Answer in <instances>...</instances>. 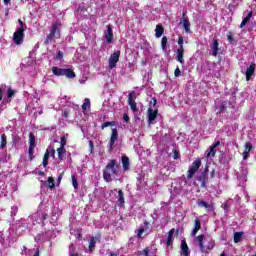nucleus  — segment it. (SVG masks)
<instances>
[{
  "label": "nucleus",
  "instance_id": "nucleus-1",
  "mask_svg": "<svg viewBox=\"0 0 256 256\" xmlns=\"http://www.w3.org/2000/svg\"><path fill=\"white\" fill-rule=\"evenodd\" d=\"M119 175V162L115 159H111L102 174V177L106 183H111L113 181V177H117Z\"/></svg>",
  "mask_w": 256,
  "mask_h": 256
},
{
  "label": "nucleus",
  "instance_id": "nucleus-2",
  "mask_svg": "<svg viewBox=\"0 0 256 256\" xmlns=\"http://www.w3.org/2000/svg\"><path fill=\"white\" fill-rule=\"evenodd\" d=\"M61 23L55 22L51 25L50 32L44 40V45H49L54 39H61Z\"/></svg>",
  "mask_w": 256,
  "mask_h": 256
},
{
  "label": "nucleus",
  "instance_id": "nucleus-3",
  "mask_svg": "<svg viewBox=\"0 0 256 256\" xmlns=\"http://www.w3.org/2000/svg\"><path fill=\"white\" fill-rule=\"evenodd\" d=\"M52 73L53 75H55L56 77H67L68 79H75V77H77V75L75 74V71H73L70 68H59L57 66H53L52 67Z\"/></svg>",
  "mask_w": 256,
  "mask_h": 256
},
{
  "label": "nucleus",
  "instance_id": "nucleus-4",
  "mask_svg": "<svg viewBox=\"0 0 256 256\" xmlns=\"http://www.w3.org/2000/svg\"><path fill=\"white\" fill-rule=\"evenodd\" d=\"M204 236L203 234L196 237V241H198V245L200 247L201 253H209V251L213 250L215 248V241L211 239L208 242V245H205L203 243Z\"/></svg>",
  "mask_w": 256,
  "mask_h": 256
},
{
  "label": "nucleus",
  "instance_id": "nucleus-5",
  "mask_svg": "<svg viewBox=\"0 0 256 256\" xmlns=\"http://www.w3.org/2000/svg\"><path fill=\"white\" fill-rule=\"evenodd\" d=\"M201 167V159L195 160L187 173V179H193L194 175L199 171Z\"/></svg>",
  "mask_w": 256,
  "mask_h": 256
},
{
  "label": "nucleus",
  "instance_id": "nucleus-6",
  "mask_svg": "<svg viewBox=\"0 0 256 256\" xmlns=\"http://www.w3.org/2000/svg\"><path fill=\"white\" fill-rule=\"evenodd\" d=\"M25 39V29L18 28L13 34V41L16 45H21Z\"/></svg>",
  "mask_w": 256,
  "mask_h": 256
},
{
  "label": "nucleus",
  "instance_id": "nucleus-7",
  "mask_svg": "<svg viewBox=\"0 0 256 256\" xmlns=\"http://www.w3.org/2000/svg\"><path fill=\"white\" fill-rule=\"evenodd\" d=\"M121 57V51L117 50L112 53L109 57V68L115 69L117 67V63H119V59Z\"/></svg>",
  "mask_w": 256,
  "mask_h": 256
},
{
  "label": "nucleus",
  "instance_id": "nucleus-8",
  "mask_svg": "<svg viewBox=\"0 0 256 256\" xmlns=\"http://www.w3.org/2000/svg\"><path fill=\"white\" fill-rule=\"evenodd\" d=\"M117 139H119V130H117V128H112V133L108 144L109 153L113 151V147H115V141H117Z\"/></svg>",
  "mask_w": 256,
  "mask_h": 256
},
{
  "label": "nucleus",
  "instance_id": "nucleus-9",
  "mask_svg": "<svg viewBox=\"0 0 256 256\" xmlns=\"http://www.w3.org/2000/svg\"><path fill=\"white\" fill-rule=\"evenodd\" d=\"M157 115H159V110L153 108H148V125H151L154 123V121L157 119Z\"/></svg>",
  "mask_w": 256,
  "mask_h": 256
},
{
  "label": "nucleus",
  "instance_id": "nucleus-10",
  "mask_svg": "<svg viewBox=\"0 0 256 256\" xmlns=\"http://www.w3.org/2000/svg\"><path fill=\"white\" fill-rule=\"evenodd\" d=\"M210 49L212 51V57H217V55H219V51H221V48H219V40L214 39L210 45Z\"/></svg>",
  "mask_w": 256,
  "mask_h": 256
},
{
  "label": "nucleus",
  "instance_id": "nucleus-11",
  "mask_svg": "<svg viewBox=\"0 0 256 256\" xmlns=\"http://www.w3.org/2000/svg\"><path fill=\"white\" fill-rule=\"evenodd\" d=\"M107 31L104 35L105 39H106V43L111 44L113 43V27H111V25H107Z\"/></svg>",
  "mask_w": 256,
  "mask_h": 256
},
{
  "label": "nucleus",
  "instance_id": "nucleus-12",
  "mask_svg": "<svg viewBox=\"0 0 256 256\" xmlns=\"http://www.w3.org/2000/svg\"><path fill=\"white\" fill-rule=\"evenodd\" d=\"M255 63L252 62L250 64V66L247 68L246 70V81H251V77H253V75H255Z\"/></svg>",
  "mask_w": 256,
  "mask_h": 256
},
{
  "label": "nucleus",
  "instance_id": "nucleus-13",
  "mask_svg": "<svg viewBox=\"0 0 256 256\" xmlns=\"http://www.w3.org/2000/svg\"><path fill=\"white\" fill-rule=\"evenodd\" d=\"M191 252L189 251V245H187V241L183 239L181 241V255L182 256H189Z\"/></svg>",
  "mask_w": 256,
  "mask_h": 256
},
{
  "label": "nucleus",
  "instance_id": "nucleus-14",
  "mask_svg": "<svg viewBox=\"0 0 256 256\" xmlns=\"http://www.w3.org/2000/svg\"><path fill=\"white\" fill-rule=\"evenodd\" d=\"M135 98V92H131L128 95V104L130 105L132 111H137V102L133 100Z\"/></svg>",
  "mask_w": 256,
  "mask_h": 256
},
{
  "label": "nucleus",
  "instance_id": "nucleus-15",
  "mask_svg": "<svg viewBox=\"0 0 256 256\" xmlns=\"http://www.w3.org/2000/svg\"><path fill=\"white\" fill-rule=\"evenodd\" d=\"M145 231H149V221L147 220L144 221V226H141L138 229V234H137L138 239H143V233H145Z\"/></svg>",
  "mask_w": 256,
  "mask_h": 256
},
{
  "label": "nucleus",
  "instance_id": "nucleus-16",
  "mask_svg": "<svg viewBox=\"0 0 256 256\" xmlns=\"http://www.w3.org/2000/svg\"><path fill=\"white\" fill-rule=\"evenodd\" d=\"M198 181L200 182V187L202 189H207V183L209 182V177H207V175L200 174Z\"/></svg>",
  "mask_w": 256,
  "mask_h": 256
},
{
  "label": "nucleus",
  "instance_id": "nucleus-17",
  "mask_svg": "<svg viewBox=\"0 0 256 256\" xmlns=\"http://www.w3.org/2000/svg\"><path fill=\"white\" fill-rule=\"evenodd\" d=\"M200 230H201V220H199V218H196L194 220V229L191 232L192 237H195Z\"/></svg>",
  "mask_w": 256,
  "mask_h": 256
},
{
  "label": "nucleus",
  "instance_id": "nucleus-18",
  "mask_svg": "<svg viewBox=\"0 0 256 256\" xmlns=\"http://www.w3.org/2000/svg\"><path fill=\"white\" fill-rule=\"evenodd\" d=\"M251 149H253V145L251 144V142H246L245 143V150L242 153L244 160L249 159V153H251Z\"/></svg>",
  "mask_w": 256,
  "mask_h": 256
},
{
  "label": "nucleus",
  "instance_id": "nucleus-19",
  "mask_svg": "<svg viewBox=\"0 0 256 256\" xmlns=\"http://www.w3.org/2000/svg\"><path fill=\"white\" fill-rule=\"evenodd\" d=\"M129 167H131V162L129 161V157L127 155L122 156V169L124 171H129Z\"/></svg>",
  "mask_w": 256,
  "mask_h": 256
},
{
  "label": "nucleus",
  "instance_id": "nucleus-20",
  "mask_svg": "<svg viewBox=\"0 0 256 256\" xmlns=\"http://www.w3.org/2000/svg\"><path fill=\"white\" fill-rule=\"evenodd\" d=\"M173 235H175V228L170 229L168 232V236L166 238L167 247H171V245H173Z\"/></svg>",
  "mask_w": 256,
  "mask_h": 256
},
{
  "label": "nucleus",
  "instance_id": "nucleus-21",
  "mask_svg": "<svg viewBox=\"0 0 256 256\" xmlns=\"http://www.w3.org/2000/svg\"><path fill=\"white\" fill-rule=\"evenodd\" d=\"M117 205L118 207H125V196L123 194V190L118 191Z\"/></svg>",
  "mask_w": 256,
  "mask_h": 256
},
{
  "label": "nucleus",
  "instance_id": "nucleus-22",
  "mask_svg": "<svg viewBox=\"0 0 256 256\" xmlns=\"http://www.w3.org/2000/svg\"><path fill=\"white\" fill-rule=\"evenodd\" d=\"M183 29L185 33H191V22H189L188 17L183 19Z\"/></svg>",
  "mask_w": 256,
  "mask_h": 256
},
{
  "label": "nucleus",
  "instance_id": "nucleus-23",
  "mask_svg": "<svg viewBox=\"0 0 256 256\" xmlns=\"http://www.w3.org/2000/svg\"><path fill=\"white\" fill-rule=\"evenodd\" d=\"M163 33H165V28H163V25H157L155 28V37L159 39V37L163 36Z\"/></svg>",
  "mask_w": 256,
  "mask_h": 256
},
{
  "label": "nucleus",
  "instance_id": "nucleus-24",
  "mask_svg": "<svg viewBox=\"0 0 256 256\" xmlns=\"http://www.w3.org/2000/svg\"><path fill=\"white\" fill-rule=\"evenodd\" d=\"M251 17H253V12H249L247 14V16L242 20L241 24H240V29H243V27H245V25H247L249 23V21H251Z\"/></svg>",
  "mask_w": 256,
  "mask_h": 256
},
{
  "label": "nucleus",
  "instance_id": "nucleus-25",
  "mask_svg": "<svg viewBox=\"0 0 256 256\" xmlns=\"http://www.w3.org/2000/svg\"><path fill=\"white\" fill-rule=\"evenodd\" d=\"M91 109V100L89 98L84 99V103L82 104V111H89Z\"/></svg>",
  "mask_w": 256,
  "mask_h": 256
},
{
  "label": "nucleus",
  "instance_id": "nucleus-26",
  "mask_svg": "<svg viewBox=\"0 0 256 256\" xmlns=\"http://www.w3.org/2000/svg\"><path fill=\"white\" fill-rule=\"evenodd\" d=\"M96 245L97 240L95 239V237H91L89 240L88 252L91 253L93 249H95Z\"/></svg>",
  "mask_w": 256,
  "mask_h": 256
},
{
  "label": "nucleus",
  "instance_id": "nucleus-27",
  "mask_svg": "<svg viewBox=\"0 0 256 256\" xmlns=\"http://www.w3.org/2000/svg\"><path fill=\"white\" fill-rule=\"evenodd\" d=\"M50 155H51V152L49 151V149H47L45 154H44L43 161H42L43 167H47V165H49Z\"/></svg>",
  "mask_w": 256,
  "mask_h": 256
},
{
  "label": "nucleus",
  "instance_id": "nucleus-28",
  "mask_svg": "<svg viewBox=\"0 0 256 256\" xmlns=\"http://www.w3.org/2000/svg\"><path fill=\"white\" fill-rule=\"evenodd\" d=\"M57 153H58V159L59 161H63L65 159V153H67V150L65 148H57Z\"/></svg>",
  "mask_w": 256,
  "mask_h": 256
},
{
  "label": "nucleus",
  "instance_id": "nucleus-29",
  "mask_svg": "<svg viewBox=\"0 0 256 256\" xmlns=\"http://www.w3.org/2000/svg\"><path fill=\"white\" fill-rule=\"evenodd\" d=\"M151 252V248L146 247L143 250H140L137 252L138 256H149V253Z\"/></svg>",
  "mask_w": 256,
  "mask_h": 256
},
{
  "label": "nucleus",
  "instance_id": "nucleus-30",
  "mask_svg": "<svg viewBox=\"0 0 256 256\" xmlns=\"http://www.w3.org/2000/svg\"><path fill=\"white\" fill-rule=\"evenodd\" d=\"M241 239H243V232H235L234 233V243H240Z\"/></svg>",
  "mask_w": 256,
  "mask_h": 256
},
{
  "label": "nucleus",
  "instance_id": "nucleus-31",
  "mask_svg": "<svg viewBox=\"0 0 256 256\" xmlns=\"http://www.w3.org/2000/svg\"><path fill=\"white\" fill-rule=\"evenodd\" d=\"M185 55V52H177L176 51V61H178V63H181V65H183L184 61H183V57Z\"/></svg>",
  "mask_w": 256,
  "mask_h": 256
},
{
  "label": "nucleus",
  "instance_id": "nucleus-32",
  "mask_svg": "<svg viewBox=\"0 0 256 256\" xmlns=\"http://www.w3.org/2000/svg\"><path fill=\"white\" fill-rule=\"evenodd\" d=\"M34 153H35V147L29 146L28 157L30 161H33L35 159V155H33Z\"/></svg>",
  "mask_w": 256,
  "mask_h": 256
},
{
  "label": "nucleus",
  "instance_id": "nucleus-33",
  "mask_svg": "<svg viewBox=\"0 0 256 256\" xmlns=\"http://www.w3.org/2000/svg\"><path fill=\"white\" fill-rule=\"evenodd\" d=\"M5 147H7V135L2 134L0 148L5 149Z\"/></svg>",
  "mask_w": 256,
  "mask_h": 256
},
{
  "label": "nucleus",
  "instance_id": "nucleus-34",
  "mask_svg": "<svg viewBox=\"0 0 256 256\" xmlns=\"http://www.w3.org/2000/svg\"><path fill=\"white\" fill-rule=\"evenodd\" d=\"M228 42L233 45L235 43V37L233 36V32L229 31L226 34Z\"/></svg>",
  "mask_w": 256,
  "mask_h": 256
},
{
  "label": "nucleus",
  "instance_id": "nucleus-35",
  "mask_svg": "<svg viewBox=\"0 0 256 256\" xmlns=\"http://www.w3.org/2000/svg\"><path fill=\"white\" fill-rule=\"evenodd\" d=\"M29 147H35V134L29 133Z\"/></svg>",
  "mask_w": 256,
  "mask_h": 256
},
{
  "label": "nucleus",
  "instance_id": "nucleus-36",
  "mask_svg": "<svg viewBox=\"0 0 256 256\" xmlns=\"http://www.w3.org/2000/svg\"><path fill=\"white\" fill-rule=\"evenodd\" d=\"M115 125H117V123L115 121L112 122H104L101 125V129H105L107 127H115Z\"/></svg>",
  "mask_w": 256,
  "mask_h": 256
},
{
  "label": "nucleus",
  "instance_id": "nucleus-37",
  "mask_svg": "<svg viewBox=\"0 0 256 256\" xmlns=\"http://www.w3.org/2000/svg\"><path fill=\"white\" fill-rule=\"evenodd\" d=\"M167 36H163L161 40V47L163 51H167Z\"/></svg>",
  "mask_w": 256,
  "mask_h": 256
},
{
  "label": "nucleus",
  "instance_id": "nucleus-38",
  "mask_svg": "<svg viewBox=\"0 0 256 256\" xmlns=\"http://www.w3.org/2000/svg\"><path fill=\"white\" fill-rule=\"evenodd\" d=\"M216 154H217V150L215 149V147L210 146V150L206 155V157H215Z\"/></svg>",
  "mask_w": 256,
  "mask_h": 256
},
{
  "label": "nucleus",
  "instance_id": "nucleus-39",
  "mask_svg": "<svg viewBox=\"0 0 256 256\" xmlns=\"http://www.w3.org/2000/svg\"><path fill=\"white\" fill-rule=\"evenodd\" d=\"M199 207H205V209H210L211 205L209 203L205 202V200H198Z\"/></svg>",
  "mask_w": 256,
  "mask_h": 256
},
{
  "label": "nucleus",
  "instance_id": "nucleus-40",
  "mask_svg": "<svg viewBox=\"0 0 256 256\" xmlns=\"http://www.w3.org/2000/svg\"><path fill=\"white\" fill-rule=\"evenodd\" d=\"M72 185L74 187V189H78L79 188V181L77 180V177L75 175H72Z\"/></svg>",
  "mask_w": 256,
  "mask_h": 256
},
{
  "label": "nucleus",
  "instance_id": "nucleus-41",
  "mask_svg": "<svg viewBox=\"0 0 256 256\" xmlns=\"http://www.w3.org/2000/svg\"><path fill=\"white\" fill-rule=\"evenodd\" d=\"M48 187L49 189H55V179L53 177L48 178Z\"/></svg>",
  "mask_w": 256,
  "mask_h": 256
},
{
  "label": "nucleus",
  "instance_id": "nucleus-42",
  "mask_svg": "<svg viewBox=\"0 0 256 256\" xmlns=\"http://www.w3.org/2000/svg\"><path fill=\"white\" fill-rule=\"evenodd\" d=\"M17 93V91L13 90L11 87L8 88L7 91V97L8 99H11V97H15V94Z\"/></svg>",
  "mask_w": 256,
  "mask_h": 256
},
{
  "label": "nucleus",
  "instance_id": "nucleus-43",
  "mask_svg": "<svg viewBox=\"0 0 256 256\" xmlns=\"http://www.w3.org/2000/svg\"><path fill=\"white\" fill-rule=\"evenodd\" d=\"M65 145H67V137L66 136H61L60 148H65Z\"/></svg>",
  "mask_w": 256,
  "mask_h": 256
},
{
  "label": "nucleus",
  "instance_id": "nucleus-44",
  "mask_svg": "<svg viewBox=\"0 0 256 256\" xmlns=\"http://www.w3.org/2000/svg\"><path fill=\"white\" fill-rule=\"evenodd\" d=\"M173 159H181V156H179V151L177 149L173 150Z\"/></svg>",
  "mask_w": 256,
  "mask_h": 256
},
{
  "label": "nucleus",
  "instance_id": "nucleus-45",
  "mask_svg": "<svg viewBox=\"0 0 256 256\" xmlns=\"http://www.w3.org/2000/svg\"><path fill=\"white\" fill-rule=\"evenodd\" d=\"M55 59L57 61H61V59H63V52L62 51H58L56 56H55Z\"/></svg>",
  "mask_w": 256,
  "mask_h": 256
},
{
  "label": "nucleus",
  "instance_id": "nucleus-46",
  "mask_svg": "<svg viewBox=\"0 0 256 256\" xmlns=\"http://www.w3.org/2000/svg\"><path fill=\"white\" fill-rule=\"evenodd\" d=\"M174 75L175 77H181V69H179V67H177L174 71Z\"/></svg>",
  "mask_w": 256,
  "mask_h": 256
},
{
  "label": "nucleus",
  "instance_id": "nucleus-47",
  "mask_svg": "<svg viewBox=\"0 0 256 256\" xmlns=\"http://www.w3.org/2000/svg\"><path fill=\"white\" fill-rule=\"evenodd\" d=\"M226 110H227V104L224 103V102H222V103L220 104V111L223 112V111H226Z\"/></svg>",
  "mask_w": 256,
  "mask_h": 256
},
{
  "label": "nucleus",
  "instance_id": "nucleus-48",
  "mask_svg": "<svg viewBox=\"0 0 256 256\" xmlns=\"http://www.w3.org/2000/svg\"><path fill=\"white\" fill-rule=\"evenodd\" d=\"M183 43H184L183 36H179V38H178V45H179V47L183 46Z\"/></svg>",
  "mask_w": 256,
  "mask_h": 256
},
{
  "label": "nucleus",
  "instance_id": "nucleus-49",
  "mask_svg": "<svg viewBox=\"0 0 256 256\" xmlns=\"http://www.w3.org/2000/svg\"><path fill=\"white\" fill-rule=\"evenodd\" d=\"M18 23H19V25H20V27H19L18 29H25V28H24V27H25V24L23 23V20L18 19Z\"/></svg>",
  "mask_w": 256,
  "mask_h": 256
},
{
  "label": "nucleus",
  "instance_id": "nucleus-50",
  "mask_svg": "<svg viewBox=\"0 0 256 256\" xmlns=\"http://www.w3.org/2000/svg\"><path fill=\"white\" fill-rule=\"evenodd\" d=\"M77 12H78V13H83V12H85V6H79V7L77 8Z\"/></svg>",
  "mask_w": 256,
  "mask_h": 256
},
{
  "label": "nucleus",
  "instance_id": "nucleus-51",
  "mask_svg": "<svg viewBox=\"0 0 256 256\" xmlns=\"http://www.w3.org/2000/svg\"><path fill=\"white\" fill-rule=\"evenodd\" d=\"M179 53H185V47L184 46H179V48L176 50Z\"/></svg>",
  "mask_w": 256,
  "mask_h": 256
},
{
  "label": "nucleus",
  "instance_id": "nucleus-52",
  "mask_svg": "<svg viewBox=\"0 0 256 256\" xmlns=\"http://www.w3.org/2000/svg\"><path fill=\"white\" fill-rule=\"evenodd\" d=\"M62 117H64V119H67L69 117V111L65 110L63 113H62Z\"/></svg>",
  "mask_w": 256,
  "mask_h": 256
},
{
  "label": "nucleus",
  "instance_id": "nucleus-53",
  "mask_svg": "<svg viewBox=\"0 0 256 256\" xmlns=\"http://www.w3.org/2000/svg\"><path fill=\"white\" fill-rule=\"evenodd\" d=\"M123 119H124V121H125L126 123H129V121H130L129 115H127V114H124V115H123Z\"/></svg>",
  "mask_w": 256,
  "mask_h": 256
},
{
  "label": "nucleus",
  "instance_id": "nucleus-54",
  "mask_svg": "<svg viewBox=\"0 0 256 256\" xmlns=\"http://www.w3.org/2000/svg\"><path fill=\"white\" fill-rule=\"evenodd\" d=\"M219 145H221V141H216L214 144H212L211 146L214 147L215 149H217V147H219Z\"/></svg>",
  "mask_w": 256,
  "mask_h": 256
},
{
  "label": "nucleus",
  "instance_id": "nucleus-55",
  "mask_svg": "<svg viewBox=\"0 0 256 256\" xmlns=\"http://www.w3.org/2000/svg\"><path fill=\"white\" fill-rule=\"evenodd\" d=\"M207 173H209V166L204 168V171L201 173V175H207Z\"/></svg>",
  "mask_w": 256,
  "mask_h": 256
},
{
  "label": "nucleus",
  "instance_id": "nucleus-56",
  "mask_svg": "<svg viewBox=\"0 0 256 256\" xmlns=\"http://www.w3.org/2000/svg\"><path fill=\"white\" fill-rule=\"evenodd\" d=\"M151 103H152L153 107H156L157 106V99L152 98Z\"/></svg>",
  "mask_w": 256,
  "mask_h": 256
},
{
  "label": "nucleus",
  "instance_id": "nucleus-57",
  "mask_svg": "<svg viewBox=\"0 0 256 256\" xmlns=\"http://www.w3.org/2000/svg\"><path fill=\"white\" fill-rule=\"evenodd\" d=\"M0 101H3V89L0 88Z\"/></svg>",
  "mask_w": 256,
  "mask_h": 256
},
{
  "label": "nucleus",
  "instance_id": "nucleus-58",
  "mask_svg": "<svg viewBox=\"0 0 256 256\" xmlns=\"http://www.w3.org/2000/svg\"><path fill=\"white\" fill-rule=\"evenodd\" d=\"M51 157H55V148L54 147H52V149H51Z\"/></svg>",
  "mask_w": 256,
  "mask_h": 256
},
{
  "label": "nucleus",
  "instance_id": "nucleus-59",
  "mask_svg": "<svg viewBox=\"0 0 256 256\" xmlns=\"http://www.w3.org/2000/svg\"><path fill=\"white\" fill-rule=\"evenodd\" d=\"M47 217H49V215L47 214H42V221H45L47 219Z\"/></svg>",
  "mask_w": 256,
  "mask_h": 256
},
{
  "label": "nucleus",
  "instance_id": "nucleus-60",
  "mask_svg": "<svg viewBox=\"0 0 256 256\" xmlns=\"http://www.w3.org/2000/svg\"><path fill=\"white\" fill-rule=\"evenodd\" d=\"M38 175H39L40 177H45V172L39 171V172H38Z\"/></svg>",
  "mask_w": 256,
  "mask_h": 256
},
{
  "label": "nucleus",
  "instance_id": "nucleus-61",
  "mask_svg": "<svg viewBox=\"0 0 256 256\" xmlns=\"http://www.w3.org/2000/svg\"><path fill=\"white\" fill-rule=\"evenodd\" d=\"M4 5H9L11 3V0H3Z\"/></svg>",
  "mask_w": 256,
  "mask_h": 256
},
{
  "label": "nucleus",
  "instance_id": "nucleus-62",
  "mask_svg": "<svg viewBox=\"0 0 256 256\" xmlns=\"http://www.w3.org/2000/svg\"><path fill=\"white\" fill-rule=\"evenodd\" d=\"M39 249H37L36 251H35V253H34V255L33 256H39Z\"/></svg>",
  "mask_w": 256,
  "mask_h": 256
},
{
  "label": "nucleus",
  "instance_id": "nucleus-63",
  "mask_svg": "<svg viewBox=\"0 0 256 256\" xmlns=\"http://www.w3.org/2000/svg\"><path fill=\"white\" fill-rule=\"evenodd\" d=\"M213 177H215V170L211 171V178L213 179Z\"/></svg>",
  "mask_w": 256,
  "mask_h": 256
},
{
  "label": "nucleus",
  "instance_id": "nucleus-64",
  "mask_svg": "<svg viewBox=\"0 0 256 256\" xmlns=\"http://www.w3.org/2000/svg\"><path fill=\"white\" fill-rule=\"evenodd\" d=\"M5 15H9V9L5 10Z\"/></svg>",
  "mask_w": 256,
  "mask_h": 256
}]
</instances>
